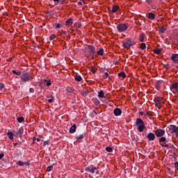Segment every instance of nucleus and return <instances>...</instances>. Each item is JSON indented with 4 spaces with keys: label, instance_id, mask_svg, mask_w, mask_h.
Segmentation results:
<instances>
[{
    "label": "nucleus",
    "instance_id": "nucleus-1",
    "mask_svg": "<svg viewBox=\"0 0 178 178\" xmlns=\"http://www.w3.org/2000/svg\"><path fill=\"white\" fill-rule=\"evenodd\" d=\"M96 52L97 50H95V47L89 44L88 45V48L84 51L83 55L86 56V58H90V56L94 57ZM92 59H94V58H92Z\"/></svg>",
    "mask_w": 178,
    "mask_h": 178
},
{
    "label": "nucleus",
    "instance_id": "nucleus-2",
    "mask_svg": "<svg viewBox=\"0 0 178 178\" xmlns=\"http://www.w3.org/2000/svg\"><path fill=\"white\" fill-rule=\"evenodd\" d=\"M136 126L137 127V130H138L140 133H143V131H144V129H145V123L141 118L136 119Z\"/></svg>",
    "mask_w": 178,
    "mask_h": 178
},
{
    "label": "nucleus",
    "instance_id": "nucleus-3",
    "mask_svg": "<svg viewBox=\"0 0 178 178\" xmlns=\"http://www.w3.org/2000/svg\"><path fill=\"white\" fill-rule=\"evenodd\" d=\"M122 45L126 49H130V47L136 45V42L133 39L127 38L122 42Z\"/></svg>",
    "mask_w": 178,
    "mask_h": 178
},
{
    "label": "nucleus",
    "instance_id": "nucleus-4",
    "mask_svg": "<svg viewBox=\"0 0 178 178\" xmlns=\"http://www.w3.org/2000/svg\"><path fill=\"white\" fill-rule=\"evenodd\" d=\"M127 29H129L128 24H120L117 26V30L119 33H123L124 31H126Z\"/></svg>",
    "mask_w": 178,
    "mask_h": 178
},
{
    "label": "nucleus",
    "instance_id": "nucleus-5",
    "mask_svg": "<svg viewBox=\"0 0 178 178\" xmlns=\"http://www.w3.org/2000/svg\"><path fill=\"white\" fill-rule=\"evenodd\" d=\"M163 99V98L159 97H155L154 99V102L155 103V106L159 109H161V108H162Z\"/></svg>",
    "mask_w": 178,
    "mask_h": 178
},
{
    "label": "nucleus",
    "instance_id": "nucleus-6",
    "mask_svg": "<svg viewBox=\"0 0 178 178\" xmlns=\"http://www.w3.org/2000/svg\"><path fill=\"white\" fill-rule=\"evenodd\" d=\"M159 143H160V145L161 147H163L164 148H169V145H168V140H166V138H160L159 140Z\"/></svg>",
    "mask_w": 178,
    "mask_h": 178
},
{
    "label": "nucleus",
    "instance_id": "nucleus-7",
    "mask_svg": "<svg viewBox=\"0 0 178 178\" xmlns=\"http://www.w3.org/2000/svg\"><path fill=\"white\" fill-rule=\"evenodd\" d=\"M30 80V74L29 72H24L21 76V81L26 83Z\"/></svg>",
    "mask_w": 178,
    "mask_h": 178
},
{
    "label": "nucleus",
    "instance_id": "nucleus-8",
    "mask_svg": "<svg viewBox=\"0 0 178 178\" xmlns=\"http://www.w3.org/2000/svg\"><path fill=\"white\" fill-rule=\"evenodd\" d=\"M172 92H173L174 94H176V92H177L178 94V82H176L175 83H172L171 85V86L170 87Z\"/></svg>",
    "mask_w": 178,
    "mask_h": 178
},
{
    "label": "nucleus",
    "instance_id": "nucleus-9",
    "mask_svg": "<svg viewBox=\"0 0 178 178\" xmlns=\"http://www.w3.org/2000/svg\"><path fill=\"white\" fill-rule=\"evenodd\" d=\"M155 136L156 137H161V138H162L163 136H165V131L161 129H158L155 131Z\"/></svg>",
    "mask_w": 178,
    "mask_h": 178
},
{
    "label": "nucleus",
    "instance_id": "nucleus-10",
    "mask_svg": "<svg viewBox=\"0 0 178 178\" xmlns=\"http://www.w3.org/2000/svg\"><path fill=\"white\" fill-rule=\"evenodd\" d=\"M170 130H171V133H175L176 137H178V129L175 125H170Z\"/></svg>",
    "mask_w": 178,
    "mask_h": 178
},
{
    "label": "nucleus",
    "instance_id": "nucleus-11",
    "mask_svg": "<svg viewBox=\"0 0 178 178\" xmlns=\"http://www.w3.org/2000/svg\"><path fill=\"white\" fill-rule=\"evenodd\" d=\"M148 141H154L155 140V134L153 133H149L147 136Z\"/></svg>",
    "mask_w": 178,
    "mask_h": 178
},
{
    "label": "nucleus",
    "instance_id": "nucleus-12",
    "mask_svg": "<svg viewBox=\"0 0 178 178\" xmlns=\"http://www.w3.org/2000/svg\"><path fill=\"white\" fill-rule=\"evenodd\" d=\"M171 59L174 63H178V54H174L171 56Z\"/></svg>",
    "mask_w": 178,
    "mask_h": 178
},
{
    "label": "nucleus",
    "instance_id": "nucleus-13",
    "mask_svg": "<svg viewBox=\"0 0 178 178\" xmlns=\"http://www.w3.org/2000/svg\"><path fill=\"white\" fill-rule=\"evenodd\" d=\"M113 112L115 116H120L122 115V110L119 108H115Z\"/></svg>",
    "mask_w": 178,
    "mask_h": 178
},
{
    "label": "nucleus",
    "instance_id": "nucleus-14",
    "mask_svg": "<svg viewBox=\"0 0 178 178\" xmlns=\"http://www.w3.org/2000/svg\"><path fill=\"white\" fill-rule=\"evenodd\" d=\"M161 86H162V81H158L155 83L156 90L159 91L161 90Z\"/></svg>",
    "mask_w": 178,
    "mask_h": 178
},
{
    "label": "nucleus",
    "instance_id": "nucleus-15",
    "mask_svg": "<svg viewBox=\"0 0 178 178\" xmlns=\"http://www.w3.org/2000/svg\"><path fill=\"white\" fill-rule=\"evenodd\" d=\"M47 98H49V99L48 100V102H49V104L54 102V101H55V97H54V95L49 94L47 95Z\"/></svg>",
    "mask_w": 178,
    "mask_h": 178
},
{
    "label": "nucleus",
    "instance_id": "nucleus-16",
    "mask_svg": "<svg viewBox=\"0 0 178 178\" xmlns=\"http://www.w3.org/2000/svg\"><path fill=\"white\" fill-rule=\"evenodd\" d=\"M145 40V34L144 33H140L139 35V38L138 40L140 41V42H144V40Z\"/></svg>",
    "mask_w": 178,
    "mask_h": 178
},
{
    "label": "nucleus",
    "instance_id": "nucleus-17",
    "mask_svg": "<svg viewBox=\"0 0 178 178\" xmlns=\"http://www.w3.org/2000/svg\"><path fill=\"white\" fill-rule=\"evenodd\" d=\"M120 6L118 5L113 6L112 8V13H116V12H118L120 9Z\"/></svg>",
    "mask_w": 178,
    "mask_h": 178
},
{
    "label": "nucleus",
    "instance_id": "nucleus-18",
    "mask_svg": "<svg viewBox=\"0 0 178 178\" xmlns=\"http://www.w3.org/2000/svg\"><path fill=\"white\" fill-rule=\"evenodd\" d=\"M76 124H73L70 129V133L71 134H73V133H75L76 132Z\"/></svg>",
    "mask_w": 178,
    "mask_h": 178
},
{
    "label": "nucleus",
    "instance_id": "nucleus-19",
    "mask_svg": "<svg viewBox=\"0 0 178 178\" xmlns=\"http://www.w3.org/2000/svg\"><path fill=\"white\" fill-rule=\"evenodd\" d=\"M72 24H73V19L70 18L66 21L65 26H72Z\"/></svg>",
    "mask_w": 178,
    "mask_h": 178
},
{
    "label": "nucleus",
    "instance_id": "nucleus-20",
    "mask_svg": "<svg viewBox=\"0 0 178 178\" xmlns=\"http://www.w3.org/2000/svg\"><path fill=\"white\" fill-rule=\"evenodd\" d=\"M104 48H101V49H99V51H97V55H99L100 56H104Z\"/></svg>",
    "mask_w": 178,
    "mask_h": 178
},
{
    "label": "nucleus",
    "instance_id": "nucleus-21",
    "mask_svg": "<svg viewBox=\"0 0 178 178\" xmlns=\"http://www.w3.org/2000/svg\"><path fill=\"white\" fill-rule=\"evenodd\" d=\"M99 98H105V93L104 92V90H100L98 93Z\"/></svg>",
    "mask_w": 178,
    "mask_h": 178
},
{
    "label": "nucleus",
    "instance_id": "nucleus-22",
    "mask_svg": "<svg viewBox=\"0 0 178 178\" xmlns=\"http://www.w3.org/2000/svg\"><path fill=\"white\" fill-rule=\"evenodd\" d=\"M93 168H94V165H90L89 167H86L85 170L86 172H89L90 173H91V172H92Z\"/></svg>",
    "mask_w": 178,
    "mask_h": 178
},
{
    "label": "nucleus",
    "instance_id": "nucleus-23",
    "mask_svg": "<svg viewBox=\"0 0 178 178\" xmlns=\"http://www.w3.org/2000/svg\"><path fill=\"white\" fill-rule=\"evenodd\" d=\"M74 79L76 80V81H81V80H83V78H81V76L79 75V74H76L74 76Z\"/></svg>",
    "mask_w": 178,
    "mask_h": 178
},
{
    "label": "nucleus",
    "instance_id": "nucleus-24",
    "mask_svg": "<svg viewBox=\"0 0 178 178\" xmlns=\"http://www.w3.org/2000/svg\"><path fill=\"white\" fill-rule=\"evenodd\" d=\"M148 19H150V20H154V19H155V14L149 13L148 14Z\"/></svg>",
    "mask_w": 178,
    "mask_h": 178
},
{
    "label": "nucleus",
    "instance_id": "nucleus-25",
    "mask_svg": "<svg viewBox=\"0 0 178 178\" xmlns=\"http://www.w3.org/2000/svg\"><path fill=\"white\" fill-rule=\"evenodd\" d=\"M154 54H156L157 55H159L161 52L162 50L161 49H155L153 50Z\"/></svg>",
    "mask_w": 178,
    "mask_h": 178
},
{
    "label": "nucleus",
    "instance_id": "nucleus-26",
    "mask_svg": "<svg viewBox=\"0 0 178 178\" xmlns=\"http://www.w3.org/2000/svg\"><path fill=\"white\" fill-rule=\"evenodd\" d=\"M118 77H122V79H126V73L124 72L118 73Z\"/></svg>",
    "mask_w": 178,
    "mask_h": 178
},
{
    "label": "nucleus",
    "instance_id": "nucleus-27",
    "mask_svg": "<svg viewBox=\"0 0 178 178\" xmlns=\"http://www.w3.org/2000/svg\"><path fill=\"white\" fill-rule=\"evenodd\" d=\"M140 49L144 50L145 48H147V45L145 43H141L139 47Z\"/></svg>",
    "mask_w": 178,
    "mask_h": 178
},
{
    "label": "nucleus",
    "instance_id": "nucleus-28",
    "mask_svg": "<svg viewBox=\"0 0 178 178\" xmlns=\"http://www.w3.org/2000/svg\"><path fill=\"white\" fill-rule=\"evenodd\" d=\"M12 73L13 74H16L17 76H20L21 74H22V72H19V71H16V70H13V71H12Z\"/></svg>",
    "mask_w": 178,
    "mask_h": 178
},
{
    "label": "nucleus",
    "instance_id": "nucleus-29",
    "mask_svg": "<svg viewBox=\"0 0 178 178\" xmlns=\"http://www.w3.org/2000/svg\"><path fill=\"white\" fill-rule=\"evenodd\" d=\"M17 120L18 123H23V122H24V117L17 118Z\"/></svg>",
    "mask_w": 178,
    "mask_h": 178
},
{
    "label": "nucleus",
    "instance_id": "nucleus-30",
    "mask_svg": "<svg viewBox=\"0 0 178 178\" xmlns=\"http://www.w3.org/2000/svg\"><path fill=\"white\" fill-rule=\"evenodd\" d=\"M7 136L10 140H13V133L12 132H8Z\"/></svg>",
    "mask_w": 178,
    "mask_h": 178
},
{
    "label": "nucleus",
    "instance_id": "nucleus-31",
    "mask_svg": "<svg viewBox=\"0 0 178 178\" xmlns=\"http://www.w3.org/2000/svg\"><path fill=\"white\" fill-rule=\"evenodd\" d=\"M159 33H163L166 31V29H165V26H162L161 28H159Z\"/></svg>",
    "mask_w": 178,
    "mask_h": 178
},
{
    "label": "nucleus",
    "instance_id": "nucleus-32",
    "mask_svg": "<svg viewBox=\"0 0 178 178\" xmlns=\"http://www.w3.org/2000/svg\"><path fill=\"white\" fill-rule=\"evenodd\" d=\"M83 138H84V134L76 136V139L77 140V141H79V140H83Z\"/></svg>",
    "mask_w": 178,
    "mask_h": 178
},
{
    "label": "nucleus",
    "instance_id": "nucleus-33",
    "mask_svg": "<svg viewBox=\"0 0 178 178\" xmlns=\"http://www.w3.org/2000/svg\"><path fill=\"white\" fill-rule=\"evenodd\" d=\"M90 71L94 74L97 73V68L95 67H92L91 69H90Z\"/></svg>",
    "mask_w": 178,
    "mask_h": 178
},
{
    "label": "nucleus",
    "instance_id": "nucleus-34",
    "mask_svg": "<svg viewBox=\"0 0 178 178\" xmlns=\"http://www.w3.org/2000/svg\"><path fill=\"white\" fill-rule=\"evenodd\" d=\"M56 38V35L55 34H52L50 37H49V40L50 41H52L54 40H55Z\"/></svg>",
    "mask_w": 178,
    "mask_h": 178
},
{
    "label": "nucleus",
    "instance_id": "nucleus-35",
    "mask_svg": "<svg viewBox=\"0 0 178 178\" xmlns=\"http://www.w3.org/2000/svg\"><path fill=\"white\" fill-rule=\"evenodd\" d=\"M54 169V165H49L47 168V172H51Z\"/></svg>",
    "mask_w": 178,
    "mask_h": 178
},
{
    "label": "nucleus",
    "instance_id": "nucleus-36",
    "mask_svg": "<svg viewBox=\"0 0 178 178\" xmlns=\"http://www.w3.org/2000/svg\"><path fill=\"white\" fill-rule=\"evenodd\" d=\"M106 151H107V152H112L113 151V149H112V147H106Z\"/></svg>",
    "mask_w": 178,
    "mask_h": 178
},
{
    "label": "nucleus",
    "instance_id": "nucleus-37",
    "mask_svg": "<svg viewBox=\"0 0 178 178\" xmlns=\"http://www.w3.org/2000/svg\"><path fill=\"white\" fill-rule=\"evenodd\" d=\"M17 165H19V166H24V162L22 161H18V162L17 163Z\"/></svg>",
    "mask_w": 178,
    "mask_h": 178
},
{
    "label": "nucleus",
    "instance_id": "nucleus-38",
    "mask_svg": "<svg viewBox=\"0 0 178 178\" xmlns=\"http://www.w3.org/2000/svg\"><path fill=\"white\" fill-rule=\"evenodd\" d=\"M66 91H67V92H69L70 94V93L73 92V89H72V88L67 87L66 88Z\"/></svg>",
    "mask_w": 178,
    "mask_h": 178
},
{
    "label": "nucleus",
    "instance_id": "nucleus-39",
    "mask_svg": "<svg viewBox=\"0 0 178 178\" xmlns=\"http://www.w3.org/2000/svg\"><path fill=\"white\" fill-rule=\"evenodd\" d=\"M60 35H63V37H66V31L62 30L60 32Z\"/></svg>",
    "mask_w": 178,
    "mask_h": 178
},
{
    "label": "nucleus",
    "instance_id": "nucleus-40",
    "mask_svg": "<svg viewBox=\"0 0 178 178\" xmlns=\"http://www.w3.org/2000/svg\"><path fill=\"white\" fill-rule=\"evenodd\" d=\"M24 132L23 127H20L18 130V134H22Z\"/></svg>",
    "mask_w": 178,
    "mask_h": 178
},
{
    "label": "nucleus",
    "instance_id": "nucleus-41",
    "mask_svg": "<svg viewBox=\"0 0 178 178\" xmlns=\"http://www.w3.org/2000/svg\"><path fill=\"white\" fill-rule=\"evenodd\" d=\"M104 76H105V79H110V77H111L108 72L104 73Z\"/></svg>",
    "mask_w": 178,
    "mask_h": 178
},
{
    "label": "nucleus",
    "instance_id": "nucleus-42",
    "mask_svg": "<svg viewBox=\"0 0 178 178\" xmlns=\"http://www.w3.org/2000/svg\"><path fill=\"white\" fill-rule=\"evenodd\" d=\"M144 116H152V114H151V112L147 111L146 113L144 114Z\"/></svg>",
    "mask_w": 178,
    "mask_h": 178
},
{
    "label": "nucleus",
    "instance_id": "nucleus-43",
    "mask_svg": "<svg viewBox=\"0 0 178 178\" xmlns=\"http://www.w3.org/2000/svg\"><path fill=\"white\" fill-rule=\"evenodd\" d=\"M44 81L47 83V86L49 87L51 86V81L44 80Z\"/></svg>",
    "mask_w": 178,
    "mask_h": 178
},
{
    "label": "nucleus",
    "instance_id": "nucleus-44",
    "mask_svg": "<svg viewBox=\"0 0 178 178\" xmlns=\"http://www.w3.org/2000/svg\"><path fill=\"white\" fill-rule=\"evenodd\" d=\"M5 88V85L2 83H0V90H3Z\"/></svg>",
    "mask_w": 178,
    "mask_h": 178
},
{
    "label": "nucleus",
    "instance_id": "nucleus-45",
    "mask_svg": "<svg viewBox=\"0 0 178 178\" xmlns=\"http://www.w3.org/2000/svg\"><path fill=\"white\" fill-rule=\"evenodd\" d=\"M60 27H62V25H60V24H56V29H60Z\"/></svg>",
    "mask_w": 178,
    "mask_h": 178
},
{
    "label": "nucleus",
    "instance_id": "nucleus-46",
    "mask_svg": "<svg viewBox=\"0 0 178 178\" xmlns=\"http://www.w3.org/2000/svg\"><path fill=\"white\" fill-rule=\"evenodd\" d=\"M34 88H29V92H31V93H33L34 92Z\"/></svg>",
    "mask_w": 178,
    "mask_h": 178
},
{
    "label": "nucleus",
    "instance_id": "nucleus-47",
    "mask_svg": "<svg viewBox=\"0 0 178 178\" xmlns=\"http://www.w3.org/2000/svg\"><path fill=\"white\" fill-rule=\"evenodd\" d=\"M96 169H97V167H93L92 172L90 173H95Z\"/></svg>",
    "mask_w": 178,
    "mask_h": 178
},
{
    "label": "nucleus",
    "instance_id": "nucleus-48",
    "mask_svg": "<svg viewBox=\"0 0 178 178\" xmlns=\"http://www.w3.org/2000/svg\"><path fill=\"white\" fill-rule=\"evenodd\" d=\"M24 165H26V166H30V161L24 162Z\"/></svg>",
    "mask_w": 178,
    "mask_h": 178
},
{
    "label": "nucleus",
    "instance_id": "nucleus-49",
    "mask_svg": "<svg viewBox=\"0 0 178 178\" xmlns=\"http://www.w3.org/2000/svg\"><path fill=\"white\" fill-rule=\"evenodd\" d=\"M3 156H5V154L3 153H1L0 154V159H2V158H3Z\"/></svg>",
    "mask_w": 178,
    "mask_h": 178
},
{
    "label": "nucleus",
    "instance_id": "nucleus-50",
    "mask_svg": "<svg viewBox=\"0 0 178 178\" xmlns=\"http://www.w3.org/2000/svg\"><path fill=\"white\" fill-rule=\"evenodd\" d=\"M146 2L148 3V5H150L152 0H146Z\"/></svg>",
    "mask_w": 178,
    "mask_h": 178
},
{
    "label": "nucleus",
    "instance_id": "nucleus-51",
    "mask_svg": "<svg viewBox=\"0 0 178 178\" xmlns=\"http://www.w3.org/2000/svg\"><path fill=\"white\" fill-rule=\"evenodd\" d=\"M49 144V143L47 140L44 142V145H48Z\"/></svg>",
    "mask_w": 178,
    "mask_h": 178
},
{
    "label": "nucleus",
    "instance_id": "nucleus-52",
    "mask_svg": "<svg viewBox=\"0 0 178 178\" xmlns=\"http://www.w3.org/2000/svg\"><path fill=\"white\" fill-rule=\"evenodd\" d=\"M78 5H79V6H81V5H83V2L79 1V2H78Z\"/></svg>",
    "mask_w": 178,
    "mask_h": 178
},
{
    "label": "nucleus",
    "instance_id": "nucleus-53",
    "mask_svg": "<svg viewBox=\"0 0 178 178\" xmlns=\"http://www.w3.org/2000/svg\"><path fill=\"white\" fill-rule=\"evenodd\" d=\"M139 115H140V116H143V115H144V113L142 112V111H140V112H139Z\"/></svg>",
    "mask_w": 178,
    "mask_h": 178
},
{
    "label": "nucleus",
    "instance_id": "nucleus-54",
    "mask_svg": "<svg viewBox=\"0 0 178 178\" xmlns=\"http://www.w3.org/2000/svg\"><path fill=\"white\" fill-rule=\"evenodd\" d=\"M54 1V2H57V3H59V1H60V0H53Z\"/></svg>",
    "mask_w": 178,
    "mask_h": 178
},
{
    "label": "nucleus",
    "instance_id": "nucleus-55",
    "mask_svg": "<svg viewBox=\"0 0 178 178\" xmlns=\"http://www.w3.org/2000/svg\"><path fill=\"white\" fill-rule=\"evenodd\" d=\"M7 60H8V62H11L12 58H8Z\"/></svg>",
    "mask_w": 178,
    "mask_h": 178
},
{
    "label": "nucleus",
    "instance_id": "nucleus-56",
    "mask_svg": "<svg viewBox=\"0 0 178 178\" xmlns=\"http://www.w3.org/2000/svg\"><path fill=\"white\" fill-rule=\"evenodd\" d=\"M13 147H17V143H13Z\"/></svg>",
    "mask_w": 178,
    "mask_h": 178
},
{
    "label": "nucleus",
    "instance_id": "nucleus-57",
    "mask_svg": "<svg viewBox=\"0 0 178 178\" xmlns=\"http://www.w3.org/2000/svg\"><path fill=\"white\" fill-rule=\"evenodd\" d=\"M35 141V137L33 138V144H34Z\"/></svg>",
    "mask_w": 178,
    "mask_h": 178
},
{
    "label": "nucleus",
    "instance_id": "nucleus-58",
    "mask_svg": "<svg viewBox=\"0 0 178 178\" xmlns=\"http://www.w3.org/2000/svg\"><path fill=\"white\" fill-rule=\"evenodd\" d=\"M96 174H97V175H99V171H97V172H96Z\"/></svg>",
    "mask_w": 178,
    "mask_h": 178
},
{
    "label": "nucleus",
    "instance_id": "nucleus-59",
    "mask_svg": "<svg viewBox=\"0 0 178 178\" xmlns=\"http://www.w3.org/2000/svg\"><path fill=\"white\" fill-rule=\"evenodd\" d=\"M36 140L38 142H40V138H38Z\"/></svg>",
    "mask_w": 178,
    "mask_h": 178
},
{
    "label": "nucleus",
    "instance_id": "nucleus-60",
    "mask_svg": "<svg viewBox=\"0 0 178 178\" xmlns=\"http://www.w3.org/2000/svg\"><path fill=\"white\" fill-rule=\"evenodd\" d=\"M40 138H42V136H40Z\"/></svg>",
    "mask_w": 178,
    "mask_h": 178
},
{
    "label": "nucleus",
    "instance_id": "nucleus-61",
    "mask_svg": "<svg viewBox=\"0 0 178 178\" xmlns=\"http://www.w3.org/2000/svg\"><path fill=\"white\" fill-rule=\"evenodd\" d=\"M172 148H175V147L172 145Z\"/></svg>",
    "mask_w": 178,
    "mask_h": 178
},
{
    "label": "nucleus",
    "instance_id": "nucleus-62",
    "mask_svg": "<svg viewBox=\"0 0 178 178\" xmlns=\"http://www.w3.org/2000/svg\"><path fill=\"white\" fill-rule=\"evenodd\" d=\"M98 104H99V101L97 100Z\"/></svg>",
    "mask_w": 178,
    "mask_h": 178
}]
</instances>
